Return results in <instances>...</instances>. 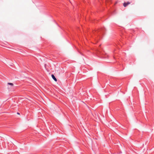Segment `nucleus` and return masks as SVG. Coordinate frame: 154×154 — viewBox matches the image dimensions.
<instances>
[{
  "mask_svg": "<svg viewBox=\"0 0 154 154\" xmlns=\"http://www.w3.org/2000/svg\"><path fill=\"white\" fill-rule=\"evenodd\" d=\"M130 3L129 2H124L123 4V6L125 7H126L128 5L130 4Z\"/></svg>",
  "mask_w": 154,
  "mask_h": 154,
  "instance_id": "1",
  "label": "nucleus"
},
{
  "mask_svg": "<svg viewBox=\"0 0 154 154\" xmlns=\"http://www.w3.org/2000/svg\"><path fill=\"white\" fill-rule=\"evenodd\" d=\"M97 51L98 55H99L100 54V55L102 54V53H101V52L99 49H98L97 50Z\"/></svg>",
  "mask_w": 154,
  "mask_h": 154,
  "instance_id": "2",
  "label": "nucleus"
},
{
  "mask_svg": "<svg viewBox=\"0 0 154 154\" xmlns=\"http://www.w3.org/2000/svg\"><path fill=\"white\" fill-rule=\"evenodd\" d=\"M51 77L52 78V79L56 82H57V79L55 78V76H54V75H53V74H52L51 75Z\"/></svg>",
  "mask_w": 154,
  "mask_h": 154,
  "instance_id": "3",
  "label": "nucleus"
},
{
  "mask_svg": "<svg viewBox=\"0 0 154 154\" xmlns=\"http://www.w3.org/2000/svg\"><path fill=\"white\" fill-rule=\"evenodd\" d=\"M101 57L102 58H108V55H105V56H101V57Z\"/></svg>",
  "mask_w": 154,
  "mask_h": 154,
  "instance_id": "4",
  "label": "nucleus"
},
{
  "mask_svg": "<svg viewBox=\"0 0 154 154\" xmlns=\"http://www.w3.org/2000/svg\"><path fill=\"white\" fill-rule=\"evenodd\" d=\"M8 84L9 85H10L11 86H13L14 85L12 83H8Z\"/></svg>",
  "mask_w": 154,
  "mask_h": 154,
  "instance_id": "5",
  "label": "nucleus"
},
{
  "mask_svg": "<svg viewBox=\"0 0 154 154\" xmlns=\"http://www.w3.org/2000/svg\"><path fill=\"white\" fill-rule=\"evenodd\" d=\"M17 114L19 115L20 114V113H19V112H17Z\"/></svg>",
  "mask_w": 154,
  "mask_h": 154,
  "instance_id": "6",
  "label": "nucleus"
},
{
  "mask_svg": "<svg viewBox=\"0 0 154 154\" xmlns=\"http://www.w3.org/2000/svg\"><path fill=\"white\" fill-rule=\"evenodd\" d=\"M103 29H102V32H103Z\"/></svg>",
  "mask_w": 154,
  "mask_h": 154,
  "instance_id": "7",
  "label": "nucleus"
}]
</instances>
